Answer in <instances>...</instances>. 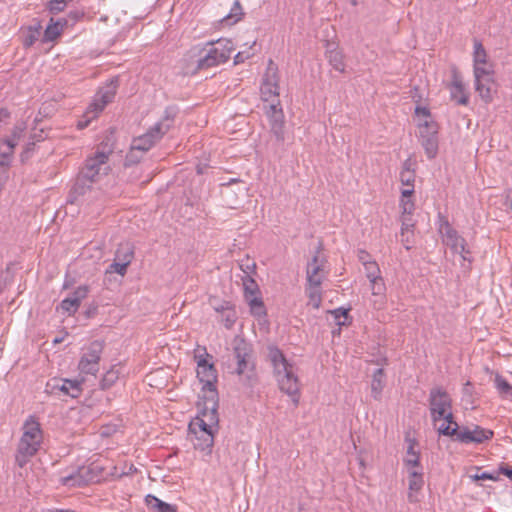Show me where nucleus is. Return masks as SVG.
I'll return each instance as SVG.
<instances>
[{"mask_svg": "<svg viewBox=\"0 0 512 512\" xmlns=\"http://www.w3.org/2000/svg\"><path fill=\"white\" fill-rule=\"evenodd\" d=\"M268 359L273 366L279 388L292 398L295 405L299 402V381L294 366L287 361L282 351L276 346L268 347Z\"/></svg>", "mask_w": 512, "mask_h": 512, "instance_id": "nucleus-1", "label": "nucleus"}, {"mask_svg": "<svg viewBox=\"0 0 512 512\" xmlns=\"http://www.w3.org/2000/svg\"><path fill=\"white\" fill-rule=\"evenodd\" d=\"M22 430L15 455V462L20 468L24 467L38 452L43 440L40 423L33 416L24 422Z\"/></svg>", "mask_w": 512, "mask_h": 512, "instance_id": "nucleus-2", "label": "nucleus"}, {"mask_svg": "<svg viewBox=\"0 0 512 512\" xmlns=\"http://www.w3.org/2000/svg\"><path fill=\"white\" fill-rule=\"evenodd\" d=\"M234 50L235 47L230 39L220 38L216 41L207 42L199 50L195 68L192 72L196 73L227 62Z\"/></svg>", "mask_w": 512, "mask_h": 512, "instance_id": "nucleus-3", "label": "nucleus"}, {"mask_svg": "<svg viewBox=\"0 0 512 512\" xmlns=\"http://www.w3.org/2000/svg\"><path fill=\"white\" fill-rule=\"evenodd\" d=\"M113 151V144L108 142L100 143L96 150L86 158L84 165L79 171L82 177L98 182L103 176L107 175L111 170L109 158Z\"/></svg>", "mask_w": 512, "mask_h": 512, "instance_id": "nucleus-4", "label": "nucleus"}, {"mask_svg": "<svg viewBox=\"0 0 512 512\" xmlns=\"http://www.w3.org/2000/svg\"><path fill=\"white\" fill-rule=\"evenodd\" d=\"M253 349L244 339L235 340L233 347L234 358L237 362L235 369L240 381L247 387H253L257 382L255 365L253 362Z\"/></svg>", "mask_w": 512, "mask_h": 512, "instance_id": "nucleus-5", "label": "nucleus"}, {"mask_svg": "<svg viewBox=\"0 0 512 512\" xmlns=\"http://www.w3.org/2000/svg\"><path fill=\"white\" fill-rule=\"evenodd\" d=\"M176 115L177 110L175 108H166L164 116L159 122L151 127L147 133L133 139L132 148L140 150L141 154L147 152L173 126Z\"/></svg>", "mask_w": 512, "mask_h": 512, "instance_id": "nucleus-6", "label": "nucleus"}, {"mask_svg": "<svg viewBox=\"0 0 512 512\" xmlns=\"http://www.w3.org/2000/svg\"><path fill=\"white\" fill-rule=\"evenodd\" d=\"M203 354H196L195 359L197 361V377L203 384L202 390L208 393L206 396L207 401L214 402L217 400V388L216 383L218 379L217 370L209 359L212 356L206 352V348H203Z\"/></svg>", "mask_w": 512, "mask_h": 512, "instance_id": "nucleus-7", "label": "nucleus"}, {"mask_svg": "<svg viewBox=\"0 0 512 512\" xmlns=\"http://www.w3.org/2000/svg\"><path fill=\"white\" fill-rule=\"evenodd\" d=\"M438 231L442 237V242L448 246L454 253L461 255L464 261L471 262L470 250L467 247L466 240L451 226L448 219L439 215Z\"/></svg>", "mask_w": 512, "mask_h": 512, "instance_id": "nucleus-8", "label": "nucleus"}, {"mask_svg": "<svg viewBox=\"0 0 512 512\" xmlns=\"http://www.w3.org/2000/svg\"><path fill=\"white\" fill-rule=\"evenodd\" d=\"M415 178L414 162L411 158H408L403 162L399 175L401 184L406 187L401 191L400 206L404 213L407 214L413 213L415 208L414 202L411 200L414 193Z\"/></svg>", "mask_w": 512, "mask_h": 512, "instance_id": "nucleus-9", "label": "nucleus"}, {"mask_svg": "<svg viewBox=\"0 0 512 512\" xmlns=\"http://www.w3.org/2000/svg\"><path fill=\"white\" fill-rule=\"evenodd\" d=\"M429 410L434 424L441 420L444 415H450L452 399L448 392L442 387H433L429 393Z\"/></svg>", "mask_w": 512, "mask_h": 512, "instance_id": "nucleus-10", "label": "nucleus"}, {"mask_svg": "<svg viewBox=\"0 0 512 512\" xmlns=\"http://www.w3.org/2000/svg\"><path fill=\"white\" fill-rule=\"evenodd\" d=\"M117 79L111 80L104 88H101L95 96L94 101L90 104L86 116L88 117L85 121L78 122V128L83 129L88 126L90 119L95 117L98 113L103 111L105 106L110 103L116 95Z\"/></svg>", "mask_w": 512, "mask_h": 512, "instance_id": "nucleus-11", "label": "nucleus"}, {"mask_svg": "<svg viewBox=\"0 0 512 512\" xmlns=\"http://www.w3.org/2000/svg\"><path fill=\"white\" fill-rule=\"evenodd\" d=\"M278 81V68L272 60H269L260 88L261 97L264 102H280Z\"/></svg>", "mask_w": 512, "mask_h": 512, "instance_id": "nucleus-12", "label": "nucleus"}, {"mask_svg": "<svg viewBox=\"0 0 512 512\" xmlns=\"http://www.w3.org/2000/svg\"><path fill=\"white\" fill-rule=\"evenodd\" d=\"M103 349L104 343L99 340H95L87 346L78 364L80 373L94 375L98 372Z\"/></svg>", "mask_w": 512, "mask_h": 512, "instance_id": "nucleus-13", "label": "nucleus"}, {"mask_svg": "<svg viewBox=\"0 0 512 512\" xmlns=\"http://www.w3.org/2000/svg\"><path fill=\"white\" fill-rule=\"evenodd\" d=\"M211 403L212 407L210 410L206 408L202 411L201 416L196 417L190 422V435H198L204 431L214 432V428L218 425L217 401L214 400V402Z\"/></svg>", "mask_w": 512, "mask_h": 512, "instance_id": "nucleus-14", "label": "nucleus"}, {"mask_svg": "<svg viewBox=\"0 0 512 512\" xmlns=\"http://www.w3.org/2000/svg\"><path fill=\"white\" fill-rule=\"evenodd\" d=\"M242 282L245 292V298L249 303L251 312L255 316L265 315V307L261 298L257 297L256 294L259 291L258 285L252 276H242Z\"/></svg>", "mask_w": 512, "mask_h": 512, "instance_id": "nucleus-15", "label": "nucleus"}, {"mask_svg": "<svg viewBox=\"0 0 512 512\" xmlns=\"http://www.w3.org/2000/svg\"><path fill=\"white\" fill-rule=\"evenodd\" d=\"M265 110L270 121L271 132L278 141H284V114L280 102L265 105Z\"/></svg>", "mask_w": 512, "mask_h": 512, "instance_id": "nucleus-16", "label": "nucleus"}, {"mask_svg": "<svg viewBox=\"0 0 512 512\" xmlns=\"http://www.w3.org/2000/svg\"><path fill=\"white\" fill-rule=\"evenodd\" d=\"M494 433L492 430L484 429L480 426H474L472 429L468 427L462 428L457 434L456 440L469 444V443H483L490 440Z\"/></svg>", "mask_w": 512, "mask_h": 512, "instance_id": "nucleus-17", "label": "nucleus"}, {"mask_svg": "<svg viewBox=\"0 0 512 512\" xmlns=\"http://www.w3.org/2000/svg\"><path fill=\"white\" fill-rule=\"evenodd\" d=\"M92 480L93 476L90 475V469L82 466L70 474L61 476L59 481L63 486L81 487Z\"/></svg>", "mask_w": 512, "mask_h": 512, "instance_id": "nucleus-18", "label": "nucleus"}, {"mask_svg": "<svg viewBox=\"0 0 512 512\" xmlns=\"http://www.w3.org/2000/svg\"><path fill=\"white\" fill-rule=\"evenodd\" d=\"M88 293V286H79L70 296L62 300L60 304L61 309L69 315L74 314L79 308L81 301L87 297Z\"/></svg>", "mask_w": 512, "mask_h": 512, "instance_id": "nucleus-19", "label": "nucleus"}, {"mask_svg": "<svg viewBox=\"0 0 512 512\" xmlns=\"http://www.w3.org/2000/svg\"><path fill=\"white\" fill-rule=\"evenodd\" d=\"M408 501L410 503H416L418 502V497L415 493H418L423 485H424V479H423V472L422 467L420 468H408Z\"/></svg>", "mask_w": 512, "mask_h": 512, "instance_id": "nucleus-20", "label": "nucleus"}, {"mask_svg": "<svg viewBox=\"0 0 512 512\" xmlns=\"http://www.w3.org/2000/svg\"><path fill=\"white\" fill-rule=\"evenodd\" d=\"M475 88L481 99L486 103L492 102L494 95L497 92V85L493 76L476 79Z\"/></svg>", "mask_w": 512, "mask_h": 512, "instance_id": "nucleus-21", "label": "nucleus"}, {"mask_svg": "<svg viewBox=\"0 0 512 512\" xmlns=\"http://www.w3.org/2000/svg\"><path fill=\"white\" fill-rule=\"evenodd\" d=\"M325 56L334 70L340 73L345 72L346 65L344 62V54L337 45L327 43Z\"/></svg>", "mask_w": 512, "mask_h": 512, "instance_id": "nucleus-22", "label": "nucleus"}, {"mask_svg": "<svg viewBox=\"0 0 512 512\" xmlns=\"http://www.w3.org/2000/svg\"><path fill=\"white\" fill-rule=\"evenodd\" d=\"M307 283L311 285H321L325 278L322 261L319 260V256L315 255L312 261L308 263L307 270Z\"/></svg>", "mask_w": 512, "mask_h": 512, "instance_id": "nucleus-23", "label": "nucleus"}, {"mask_svg": "<svg viewBox=\"0 0 512 512\" xmlns=\"http://www.w3.org/2000/svg\"><path fill=\"white\" fill-rule=\"evenodd\" d=\"M93 183L95 182L90 181L87 177H82V174L79 172L75 183L70 190L69 201L71 203L78 201L81 196H84L88 191H90Z\"/></svg>", "mask_w": 512, "mask_h": 512, "instance_id": "nucleus-24", "label": "nucleus"}, {"mask_svg": "<svg viewBox=\"0 0 512 512\" xmlns=\"http://www.w3.org/2000/svg\"><path fill=\"white\" fill-rule=\"evenodd\" d=\"M191 441L195 449H199L201 451L211 452V448L214 444V432L204 431L199 433L198 435H191Z\"/></svg>", "mask_w": 512, "mask_h": 512, "instance_id": "nucleus-25", "label": "nucleus"}, {"mask_svg": "<svg viewBox=\"0 0 512 512\" xmlns=\"http://www.w3.org/2000/svg\"><path fill=\"white\" fill-rule=\"evenodd\" d=\"M145 504L151 512H177V506L166 503L154 495L145 497Z\"/></svg>", "mask_w": 512, "mask_h": 512, "instance_id": "nucleus-26", "label": "nucleus"}, {"mask_svg": "<svg viewBox=\"0 0 512 512\" xmlns=\"http://www.w3.org/2000/svg\"><path fill=\"white\" fill-rule=\"evenodd\" d=\"M451 97L460 105L468 103V96L465 94L464 85L456 72L453 75Z\"/></svg>", "mask_w": 512, "mask_h": 512, "instance_id": "nucleus-27", "label": "nucleus"}, {"mask_svg": "<svg viewBox=\"0 0 512 512\" xmlns=\"http://www.w3.org/2000/svg\"><path fill=\"white\" fill-rule=\"evenodd\" d=\"M441 420H444L446 423H443L438 427L439 434L445 436H455L457 438V434L461 429H459L458 424L454 421L452 409L450 410V415L442 416Z\"/></svg>", "mask_w": 512, "mask_h": 512, "instance_id": "nucleus-28", "label": "nucleus"}, {"mask_svg": "<svg viewBox=\"0 0 512 512\" xmlns=\"http://www.w3.org/2000/svg\"><path fill=\"white\" fill-rule=\"evenodd\" d=\"M385 386V373L382 368H378L372 375L371 394L375 400H379L382 390Z\"/></svg>", "mask_w": 512, "mask_h": 512, "instance_id": "nucleus-29", "label": "nucleus"}, {"mask_svg": "<svg viewBox=\"0 0 512 512\" xmlns=\"http://www.w3.org/2000/svg\"><path fill=\"white\" fill-rule=\"evenodd\" d=\"M67 24V20L64 18H59L54 21L53 18L50 20V24L47 26L44 37L48 41L55 40L63 31L64 26Z\"/></svg>", "mask_w": 512, "mask_h": 512, "instance_id": "nucleus-30", "label": "nucleus"}, {"mask_svg": "<svg viewBox=\"0 0 512 512\" xmlns=\"http://www.w3.org/2000/svg\"><path fill=\"white\" fill-rule=\"evenodd\" d=\"M16 146L1 139L0 141V166L9 167L13 160L14 149Z\"/></svg>", "mask_w": 512, "mask_h": 512, "instance_id": "nucleus-31", "label": "nucleus"}, {"mask_svg": "<svg viewBox=\"0 0 512 512\" xmlns=\"http://www.w3.org/2000/svg\"><path fill=\"white\" fill-rule=\"evenodd\" d=\"M415 441L410 440L409 445L406 452V457L404 458V464L408 468H420V456L419 453L414 450Z\"/></svg>", "mask_w": 512, "mask_h": 512, "instance_id": "nucleus-32", "label": "nucleus"}, {"mask_svg": "<svg viewBox=\"0 0 512 512\" xmlns=\"http://www.w3.org/2000/svg\"><path fill=\"white\" fill-rule=\"evenodd\" d=\"M306 294L309 298V304L318 309L322 302L321 285H311L307 283Z\"/></svg>", "mask_w": 512, "mask_h": 512, "instance_id": "nucleus-33", "label": "nucleus"}, {"mask_svg": "<svg viewBox=\"0 0 512 512\" xmlns=\"http://www.w3.org/2000/svg\"><path fill=\"white\" fill-rule=\"evenodd\" d=\"M426 138H420L421 144L425 150V153L429 159H433L438 151V139L436 136L426 135Z\"/></svg>", "mask_w": 512, "mask_h": 512, "instance_id": "nucleus-34", "label": "nucleus"}, {"mask_svg": "<svg viewBox=\"0 0 512 512\" xmlns=\"http://www.w3.org/2000/svg\"><path fill=\"white\" fill-rule=\"evenodd\" d=\"M420 138H426V135L436 136L438 125L433 120L424 119L418 124Z\"/></svg>", "mask_w": 512, "mask_h": 512, "instance_id": "nucleus-35", "label": "nucleus"}, {"mask_svg": "<svg viewBox=\"0 0 512 512\" xmlns=\"http://www.w3.org/2000/svg\"><path fill=\"white\" fill-rule=\"evenodd\" d=\"M242 15L243 10L240 1L235 0L230 12L224 17L223 20L227 22V24H234L241 19Z\"/></svg>", "mask_w": 512, "mask_h": 512, "instance_id": "nucleus-36", "label": "nucleus"}, {"mask_svg": "<svg viewBox=\"0 0 512 512\" xmlns=\"http://www.w3.org/2000/svg\"><path fill=\"white\" fill-rule=\"evenodd\" d=\"M25 130L26 125L24 122L17 123L12 129L11 135L7 138H4L3 140L10 144H13L14 146H17Z\"/></svg>", "mask_w": 512, "mask_h": 512, "instance_id": "nucleus-37", "label": "nucleus"}, {"mask_svg": "<svg viewBox=\"0 0 512 512\" xmlns=\"http://www.w3.org/2000/svg\"><path fill=\"white\" fill-rule=\"evenodd\" d=\"M474 65H486L487 54L481 42L474 41Z\"/></svg>", "mask_w": 512, "mask_h": 512, "instance_id": "nucleus-38", "label": "nucleus"}, {"mask_svg": "<svg viewBox=\"0 0 512 512\" xmlns=\"http://www.w3.org/2000/svg\"><path fill=\"white\" fill-rule=\"evenodd\" d=\"M119 378V372L115 369L108 370L100 381V387L105 390L109 389L111 386L115 384V382Z\"/></svg>", "mask_w": 512, "mask_h": 512, "instance_id": "nucleus-39", "label": "nucleus"}, {"mask_svg": "<svg viewBox=\"0 0 512 512\" xmlns=\"http://www.w3.org/2000/svg\"><path fill=\"white\" fill-rule=\"evenodd\" d=\"M495 384L499 393L505 398H512V385H510L502 376L497 375Z\"/></svg>", "mask_w": 512, "mask_h": 512, "instance_id": "nucleus-40", "label": "nucleus"}, {"mask_svg": "<svg viewBox=\"0 0 512 512\" xmlns=\"http://www.w3.org/2000/svg\"><path fill=\"white\" fill-rule=\"evenodd\" d=\"M116 260L121 262H127V258L129 260V264L133 259V250L129 244H121L115 254Z\"/></svg>", "mask_w": 512, "mask_h": 512, "instance_id": "nucleus-41", "label": "nucleus"}, {"mask_svg": "<svg viewBox=\"0 0 512 512\" xmlns=\"http://www.w3.org/2000/svg\"><path fill=\"white\" fill-rule=\"evenodd\" d=\"M65 383L67 385V395L68 396H70L72 398H77L81 395L82 381L65 379Z\"/></svg>", "mask_w": 512, "mask_h": 512, "instance_id": "nucleus-42", "label": "nucleus"}, {"mask_svg": "<svg viewBox=\"0 0 512 512\" xmlns=\"http://www.w3.org/2000/svg\"><path fill=\"white\" fill-rule=\"evenodd\" d=\"M236 319L237 313L234 306H232L230 309H226L224 313L221 315V322L227 329H231L233 327L234 323L236 322Z\"/></svg>", "mask_w": 512, "mask_h": 512, "instance_id": "nucleus-43", "label": "nucleus"}, {"mask_svg": "<svg viewBox=\"0 0 512 512\" xmlns=\"http://www.w3.org/2000/svg\"><path fill=\"white\" fill-rule=\"evenodd\" d=\"M370 286H371L372 294L374 296H380L381 300H383L384 293L386 290V286H385L383 278L380 276L375 280H370Z\"/></svg>", "mask_w": 512, "mask_h": 512, "instance_id": "nucleus-44", "label": "nucleus"}, {"mask_svg": "<svg viewBox=\"0 0 512 512\" xmlns=\"http://www.w3.org/2000/svg\"><path fill=\"white\" fill-rule=\"evenodd\" d=\"M126 260L127 262H121L115 258L114 262L107 268V273H117L121 276L125 275L127 267L129 266L128 258Z\"/></svg>", "mask_w": 512, "mask_h": 512, "instance_id": "nucleus-45", "label": "nucleus"}, {"mask_svg": "<svg viewBox=\"0 0 512 512\" xmlns=\"http://www.w3.org/2000/svg\"><path fill=\"white\" fill-rule=\"evenodd\" d=\"M411 214H407V213H404V211L402 210V218H401V236L404 237L406 233H413L412 232V228L414 226L413 222H412V219H411Z\"/></svg>", "mask_w": 512, "mask_h": 512, "instance_id": "nucleus-46", "label": "nucleus"}, {"mask_svg": "<svg viewBox=\"0 0 512 512\" xmlns=\"http://www.w3.org/2000/svg\"><path fill=\"white\" fill-rule=\"evenodd\" d=\"M366 277L370 280H375L380 277V269L378 264L373 260L372 262L364 265Z\"/></svg>", "mask_w": 512, "mask_h": 512, "instance_id": "nucleus-47", "label": "nucleus"}, {"mask_svg": "<svg viewBox=\"0 0 512 512\" xmlns=\"http://www.w3.org/2000/svg\"><path fill=\"white\" fill-rule=\"evenodd\" d=\"M330 313L333 315L334 320L338 326H344L347 324L348 310L338 308L333 311H330Z\"/></svg>", "mask_w": 512, "mask_h": 512, "instance_id": "nucleus-48", "label": "nucleus"}, {"mask_svg": "<svg viewBox=\"0 0 512 512\" xmlns=\"http://www.w3.org/2000/svg\"><path fill=\"white\" fill-rule=\"evenodd\" d=\"M493 71L490 66L486 63V65H474V77L476 79H481L484 77H492Z\"/></svg>", "mask_w": 512, "mask_h": 512, "instance_id": "nucleus-49", "label": "nucleus"}, {"mask_svg": "<svg viewBox=\"0 0 512 512\" xmlns=\"http://www.w3.org/2000/svg\"><path fill=\"white\" fill-rule=\"evenodd\" d=\"M239 267L242 270V272L244 273L243 276H247V275L252 276L253 274L256 273V263L254 261L250 260L249 258H247L245 261L242 260L239 264Z\"/></svg>", "mask_w": 512, "mask_h": 512, "instance_id": "nucleus-50", "label": "nucleus"}, {"mask_svg": "<svg viewBox=\"0 0 512 512\" xmlns=\"http://www.w3.org/2000/svg\"><path fill=\"white\" fill-rule=\"evenodd\" d=\"M143 154L140 153V150L133 149L131 147L130 151L127 153L125 157V165H133L140 161Z\"/></svg>", "mask_w": 512, "mask_h": 512, "instance_id": "nucleus-51", "label": "nucleus"}, {"mask_svg": "<svg viewBox=\"0 0 512 512\" xmlns=\"http://www.w3.org/2000/svg\"><path fill=\"white\" fill-rule=\"evenodd\" d=\"M470 478L473 481H479V480H493L497 481L499 479V473L497 472H482V473H476L474 475H470Z\"/></svg>", "mask_w": 512, "mask_h": 512, "instance_id": "nucleus-52", "label": "nucleus"}, {"mask_svg": "<svg viewBox=\"0 0 512 512\" xmlns=\"http://www.w3.org/2000/svg\"><path fill=\"white\" fill-rule=\"evenodd\" d=\"M44 130L41 129L39 133H33L31 135V139L33 140L31 143L27 145L26 150L22 153V160H24L25 155L31 150V146L34 145L35 141L39 142L45 139Z\"/></svg>", "mask_w": 512, "mask_h": 512, "instance_id": "nucleus-53", "label": "nucleus"}, {"mask_svg": "<svg viewBox=\"0 0 512 512\" xmlns=\"http://www.w3.org/2000/svg\"><path fill=\"white\" fill-rule=\"evenodd\" d=\"M65 5V0H51L49 2V10L52 13H58L64 10Z\"/></svg>", "mask_w": 512, "mask_h": 512, "instance_id": "nucleus-54", "label": "nucleus"}, {"mask_svg": "<svg viewBox=\"0 0 512 512\" xmlns=\"http://www.w3.org/2000/svg\"><path fill=\"white\" fill-rule=\"evenodd\" d=\"M54 384L48 383L47 386L52 388V390L58 389L59 391L63 392L65 395H67V385L65 383V379H61L60 381H55Z\"/></svg>", "mask_w": 512, "mask_h": 512, "instance_id": "nucleus-55", "label": "nucleus"}, {"mask_svg": "<svg viewBox=\"0 0 512 512\" xmlns=\"http://www.w3.org/2000/svg\"><path fill=\"white\" fill-rule=\"evenodd\" d=\"M415 114L418 117H423L424 119L432 120L430 110L427 107L417 106L415 108Z\"/></svg>", "mask_w": 512, "mask_h": 512, "instance_id": "nucleus-56", "label": "nucleus"}, {"mask_svg": "<svg viewBox=\"0 0 512 512\" xmlns=\"http://www.w3.org/2000/svg\"><path fill=\"white\" fill-rule=\"evenodd\" d=\"M358 260L363 264V266L373 261L370 254L365 250L358 251Z\"/></svg>", "mask_w": 512, "mask_h": 512, "instance_id": "nucleus-57", "label": "nucleus"}, {"mask_svg": "<svg viewBox=\"0 0 512 512\" xmlns=\"http://www.w3.org/2000/svg\"><path fill=\"white\" fill-rule=\"evenodd\" d=\"M233 305L230 302L223 301L220 304L213 305L214 310L222 315L226 309H230Z\"/></svg>", "mask_w": 512, "mask_h": 512, "instance_id": "nucleus-58", "label": "nucleus"}, {"mask_svg": "<svg viewBox=\"0 0 512 512\" xmlns=\"http://www.w3.org/2000/svg\"><path fill=\"white\" fill-rule=\"evenodd\" d=\"M497 473H499V475L503 474V475L507 476L512 481V468L511 467L502 464L499 467Z\"/></svg>", "mask_w": 512, "mask_h": 512, "instance_id": "nucleus-59", "label": "nucleus"}, {"mask_svg": "<svg viewBox=\"0 0 512 512\" xmlns=\"http://www.w3.org/2000/svg\"><path fill=\"white\" fill-rule=\"evenodd\" d=\"M249 54H245V52H238L234 57L235 64H239L244 62L245 59L249 58Z\"/></svg>", "mask_w": 512, "mask_h": 512, "instance_id": "nucleus-60", "label": "nucleus"}, {"mask_svg": "<svg viewBox=\"0 0 512 512\" xmlns=\"http://www.w3.org/2000/svg\"><path fill=\"white\" fill-rule=\"evenodd\" d=\"M412 235H413V233H406V234H405V236H404V237H402V242H403V244H404V246H405V248H406L407 250H410V249H411V245H410V243H411L410 236H412Z\"/></svg>", "mask_w": 512, "mask_h": 512, "instance_id": "nucleus-61", "label": "nucleus"}, {"mask_svg": "<svg viewBox=\"0 0 512 512\" xmlns=\"http://www.w3.org/2000/svg\"><path fill=\"white\" fill-rule=\"evenodd\" d=\"M10 113L6 109H0V122L4 121L5 119L9 118Z\"/></svg>", "mask_w": 512, "mask_h": 512, "instance_id": "nucleus-62", "label": "nucleus"}, {"mask_svg": "<svg viewBox=\"0 0 512 512\" xmlns=\"http://www.w3.org/2000/svg\"><path fill=\"white\" fill-rule=\"evenodd\" d=\"M471 387H472V384H471L469 381H467V382L464 384L463 392H464L465 394H470V393H471V391H470Z\"/></svg>", "mask_w": 512, "mask_h": 512, "instance_id": "nucleus-63", "label": "nucleus"}, {"mask_svg": "<svg viewBox=\"0 0 512 512\" xmlns=\"http://www.w3.org/2000/svg\"><path fill=\"white\" fill-rule=\"evenodd\" d=\"M34 40H35L34 36H32V35H31V36H29L28 38H26V40H25V43H24V44H25L26 46H31V45L33 44Z\"/></svg>", "mask_w": 512, "mask_h": 512, "instance_id": "nucleus-64", "label": "nucleus"}]
</instances>
